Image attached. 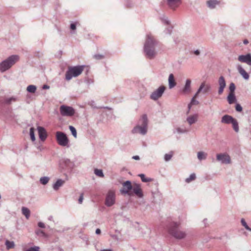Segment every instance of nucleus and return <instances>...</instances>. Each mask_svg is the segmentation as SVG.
Listing matches in <instances>:
<instances>
[{
  "mask_svg": "<svg viewBox=\"0 0 251 251\" xmlns=\"http://www.w3.org/2000/svg\"><path fill=\"white\" fill-rule=\"evenodd\" d=\"M156 44L157 41L153 37L151 34H148L144 44V50L146 56L150 59L153 58L156 55L155 46Z\"/></svg>",
  "mask_w": 251,
  "mask_h": 251,
  "instance_id": "1",
  "label": "nucleus"
},
{
  "mask_svg": "<svg viewBox=\"0 0 251 251\" xmlns=\"http://www.w3.org/2000/svg\"><path fill=\"white\" fill-rule=\"evenodd\" d=\"M20 57L18 55H12L0 63V72L4 73L9 70L17 62Z\"/></svg>",
  "mask_w": 251,
  "mask_h": 251,
  "instance_id": "2",
  "label": "nucleus"
},
{
  "mask_svg": "<svg viewBox=\"0 0 251 251\" xmlns=\"http://www.w3.org/2000/svg\"><path fill=\"white\" fill-rule=\"evenodd\" d=\"M169 233L175 238L179 240L184 238L186 235L185 232L180 230L179 225L176 222H173L171 224L169 228Z\"/></svg>",
  "mask_w": 251,
  "mask_h": 251,
  "instance_id": "3",
  "label": "nucleus"
},
{
  "mask_svg": "<svg viewBox=\"0 0 251 251\" xmlns=\"http://www.w3.org/2000/svg\"><path fill=\"white\" fill-rule=\"evenodd\" d=\"M85 66H76L69 67L66 72L65 79L67 80H71L73 77H77L80 75L84 70Z\"/></svg>",
  "mask_w": 251,
  "mask_h": 251,
  "instance_id": "4",
  "label": "nucleus"
},
{
  "mask_svg": "<svg viewBox=\"0 0 251 251\" xmlns=\"http://www.w3.org/2000/svg\"><path fill=\"white\" fill-rule=\"evenodd\" d=\"M75 167V164L70 159L62 158L59 162V169L61 172L64 173H71Z\"/></svg>",
  "mask_w": 251,
  "mask_h": 251,
  "instance_id": "5",
  "label": "nucleus"
},
{
  "mask_svg": "<svg viewBox=\"0 0 251 251\" xmlns=\"http://www.w3.org/2000/svg\"><path fill=\"white\" fill-rule=\"evenodd\" d=\"M56 140L60 146L69 147V140L65 133L62 131H57L56 132Z\"/></svg>",
  "mask_w": 251,
  "mask_h": 251,
  "instance_id": "6",
  "label": "nucleus"
},
{
  "mask_svg": "<svg viewBox=\"0 0 251 251\" xmlns=\"http://www.w3.org/2000/svg\"><path fill=\"white\" fill-rule=\"evenodd\" d=\"M60 112L63 116L72 117L75 114V110L71 106L62 105L60 107Z\"/></svg>",
  "mask_w": 251,
  "mask_h": 251,
  "instance_id": "7",
  "label": "nucleus"
},
{
  "mask_svg": "<svg viewBox=\"0 0 251 251\" xmlns=\"http://www.w3.org/2000/svg\"><path fill=\"white\" fill-rule=\"evenodd\" d=\"M116 195L114 190H110L106 195L105 204L107 207H110L115 203Z\"/></svg>",
  "mask_w": 251,
  "mask_h": 251,
  "instance_id": "8",
  "label": "nucleus"
},
{
  "mask_svg": "<svg viewBox=\"0 0 251 251\" xmlns=\"http://www.w3.org/2000/svg\"><path fill=\"white\" fill-rule=\"evenodd\" d=\"M216 159L221 164H229L231 163V158L226 152L217 154Z\"/></svg>",
  "mask_w": 251,
  "mask_h": 251,
  "instance_id": "9",
  "label": "nucleus"
},
{
  "mask_svg": "<svg viewBox=\"0 0 251 251\" xmlns=\"http://www.w3.org/2000/svg\"><path fill=\"white\" fill-rule=\"evenodd\" d=\"M166 90V87L164 85L160 86L158 89L154 91L150 95V99L157 100L158 99L162 97Z\"/></svg>",
  "mask_w": 251,
  "mask_h": 251,
  "instance_id": "10",
  "label": "nucleus"
},
{
  "mask_svg": "<svg viewBox=\"0 0 251 251\" xmlns=\"http://www.w3.org/2000/svg\"><path fill=\"white\" fill-rule=\"evenodd\" d=\"M123 188L121 190L122 194H128L132 196L131 190L133 188V185L129 180H126L123 183Z\"/></svg>",
  "mask_w": 251,
  "mask_h": 251,
  "instance_id": "11",
  "label": "nucleus"
},
{
  "mask_svg": "<svg viewBox=\"0 0 251 251\" xmlns=\"http://www.w3.org/2000/svg\"><path fill=\"white\" fill-rule=\"evenodd\" d=\"M132 196L133 194L136 195L139 198H142L143 197V193L141 188L140 184L134 183L133 185V188L131 190Z\"/></svg>",
  "mask_w": 251,
  "mask_h": 251,
  "instance_id": "12",
  "label": "nucleus"
},
{
  "mask_svg": "<svg viewBox=\"0 0 251 251\" xmlns=\"http://www.w3.org/2000/svg\"><path fill=\"white\" fill-rule=\"evenodd\" d=\"M148 128L137 125L132 130L133 134L139 133L142 135L146 134Z\"/></svg>",
  "mask_w": 251,
  "mask_h": 251,
  "instance_id": "13",
  "label": "nucleus"
},
{
  "mask_svg": "<svg viewBox=\"0 0 251 251\" xmlns=\"http://www.w3.org/2000/svg\"><path fill=\"white\" fill-rule=\"evenodd\" d=\"M181 2V0H167V5L173 10H175Z\"/></svg>",
  "mask_w": 251,
  "mask_h": 251,
  "instance_id": "14",
  "label": "nucleus"
},
{
  "mask_svg": "<svg viewBox=\"0 0 251 251\" xmlns=\"http://www.w3.org/2000/svg\"><path fill=\"white\" fill-rule=\"evenodd\" d=\"M238 60L251 66V54L248 53L246 55H241L238 57Z\"/></svg>",
  "mask_w": 251,
  "mask_h": 251,
  "instance_id": "15",
  "label": "nucleus"
},
{
  "mask_svg": "<svg viewBox=\"0 0 251 251\" xmlns=\"http://www.w3.org/2000/svg\"><path fill=\"white\" fill-rule=\"evenodd\" d=\"M37 130L40 139L44 141L47 137V133L45 128L43 126H38Z\"/></svg>",
  "mask_w": 251,
  "mask_h": 251,
  "instance_id": "16",
  "label": "nucleus"
},
{
  "mask_svg": "<svg viewBox=\"0 0 251 251\" xmlns=\"http://www.w3.org/2000/svg\"><path fill=\"white\" fill-rule=\"evenodd\" d=\"M218 84L219 85L218 94L221 95L224 91V90L226 86V82L225 79L223 76H221L218 80Z\"/></svg>",
  "mask_w": 251,
  "mask_h": 251,
  "instance_id": "17",
  "label": "nucleus"
},
{
  "mask_svg": "<svg viewBox=\"0 0 251 251\" xmlns=\"http://www.w3.org/2000/svg\"><path fill=\"white\" fill-rule=\"evenodd\" d=\"M137 125L148 128V119L146 114H144L142 116L141 118L139 120Z\"/></svg>",
  "mask_w": 251,
  "mask_h": 251,
  "instance_id": "18",
  "label": "nucleus"
},
{
  "mask_svg": "<svg viewBox=\"0 0 251 251\" xmlns=\"http://www.w3.org/2000/svg\"><path fill=\"white\" fill-rule=\"evenodd\" d=\"M191 80L190 79H186L185 84L182 88L181 92L183 94H187L191 92Z\"/></svg>",
  "mask_w": 251,
  "mask_h": 251,
  "instance_id": "19",
  "label": "nucleus"
},
{
  "mask_svg": "<svg viewBox=\"0 0 251 251\" xmlns=\"http://www.w3.org/2000/svg\"><path fill=\"white\" fill-rule=\"evenodd\" d=\"M234 120V118L232 116L228 115H225L222 118L221 123L229 124H231Z\"/></svg>",
  "mask_w": 251,
  "mask_h": 251,
  "instance_id": "20",
  "label": "nucleus"
},
{
  "mask_svg": "<svg viewBox=\"0 0 251 251\" xmlns=\"http://www.w3.org/2000/svg\"><path fill=\"white\" fill-rule=\"evenodd\" d=\"M198 115L197 114H194L188 116L186 119V121L189 125H192L198 121Z\"/></svg>",
  "mask_w": 251,
  "mask_h": 251,
  "instance_id": "21",
  "label": "nucleus"
},
{
  "mask_svg": "<svg viewBox=\"0 0 251 251\" xmlns=\"http://www.w3.org/2000/svg\"><path fill=\"white\" fill-rule=\"evenodd\" d=\"M169 87L170 89L174 88L176 85L175 79L173 74H170L168 78Z\"/></svg>",
  "mask_w": 251,
  "mask_h": 251,
  "instance_id": "22",
  "label": "nucleus"
},
{
  "mask_svg": "<svg viewBox=\"0 0 251 251\" xmlns=\"http://www.w3.org/2000/svg\"><path fill=\"white\" fill-rule=\"evenodd\" d=\"M237 69L240 74L245 79L248 80L249 78V75L241 66H238Z\"/></svg>",
  "mask_w": 251,
  "mask_h": 251,
  "instance_id": "23",
  "label": "nucleus"
},
{
  "mask_svg": "<svg viewBox=\"0 0 251 251\" xmlns=\"http://www.w3.org/2000/svg\"><path fill=\"white\" fill-rule=\"evenodd\" d=\"M65 183V181L61 179H58L55 183L53 184V189L56 191L59 189V188L61 187L64 183Z\"/></svg>",
  "mask_w": 251,
  "mask_h": 251,
  "instance_id": "24",
  "label": "nucleus"
},
{
  "mask_svg": "<svg viewBox=\"0 0 251 251\" xmlns=\"http://www.w3.org/2000/svg\"><path fill=\"white\" fill-rule=\"evenodd\" d=\"M227 100L229 104H231L236 101V98L235 93H229L227 97Z\"/></svg>",
  "mask_w": 251,
  "mask_h": 251,
  "instance_id": "25",
  "label": "nucleus"
},
{
  "mask_svg": "<svg viewBox=\"0 0 251 251\" xmlns=\"http://www.w3.org/2000/svg\"><path fill=\"white\" fill-rule=\"evenodd\" d=\"M219 2L217 0H209L207 1V4L209 8L213 9L216 6L219 4Z\"/></svg>",
  "mask_w": 251,
  "mask_h": 251,
  "instance_id": "26",
  "label": "nucleus"
},
{
  "mask_svg": "<svg viewBox=\"0 0 251 251\" xmlns=\"http://www.w3.org/2000/svg\"><path fill=\"white\" fill-rule=\"evenodd\" d=\"M18 100V98L16 97H12L10 98H5L4 102L6 104H10L12 102H15Z\"/></svg>",
  "mask_w": 251,
  "mask_h": 251,
  "instance_id": "27",
  "label": "nucleus"
},
{
  "mask_svg": "<svg viewBox=\"0 0 251 251\" xmlns=\"http://www.w3.org/2000/svg\"><path fill=\"white\" fill-rule=\"evenodd\" d=\"M22 214L25 216L26 219H28L30 216V211L28 208L25 207H23L22 208Z\"/></svg>",
  "mask_w": 251,
  "mask_h": 251,
  "instance_id": "28",
  "label": "nucleus"
},
{
  "mask_svg": "<svg viewBox=\"0 0 251 251\" xmlns=\"http://www.w3.org/2000/svg\"><path fill=\"white\" fill-rule=\"evenodd\" d=\"M197 156L198 159L200 161L205 160L207 157V153L203 151H199L197 153Z\"/></svg>",
  "mask_w": 251,
  "mask_h": 251,
  "instance_id": "29",
  "label": "nucleus"
},
{
  "mask_svg": "<svg viewBox=\"0 0 251 251\" xmlns=\"http://www.w3.org/2000/svg\"><path fill=\"white\" fill-rule=\"evenodd\" d=\"M201 85H203V89L201 91L203 93H207L210 91L211 88L210 85L205 84L204 82L201 83Z\"/></svg>",
  "mask_w": 251,
  "mask_h": 251,
  "instance_id": "30",
  "label": "nucleus"
},
{
  "mask_svg": "<svg viewBox=\"0 0 251 251\" xmlns=\"http://www.w3.org/2000/svg\"><path fill=\"white\" fill-rule=\"evenodd\" d=\"M37 89V87L34 85H29L27 87L26 90L28 93H34Z\"/></svg>",
  "mask_w": 251,
  "mask_h": 251,
  "instance_id": "31",
  "label": "nucleus"
},
{
  "mask_svg": "<svg viewBox=\"0 0 251 251\" xmlns=\"http://www.w3.org/2000/svg\"><path fill=\"white\" fill-rule=\"evenodd\" d=\"M138 176L141 178L142 181L144 182H149L152 180V179L149 177H146L145 175L143 174L138 175Z\"/></svg>",
  "mask_w": 251,
  "mask_h": 251,
  "instance_id": "32",
  "label": "nucleus"
},
{
  "mask_svg": "<svg viewBox=\"0 0 251 251\" xmlns=\"http://www.w3.org/2000/svg\"><path fill=\"white\" fill-rule=\"evenodd\" d=\"M231 124L232 125V127L235 131L238 132L239 131V126L237 121L234 119Z\"/></svg>",
  "mask_w": 251,
  "mask_h": 251,
  "instance_id": "33",
  "label": "nucleus"
},
{
  "mask_svg": "<svg viewBox=\"0 0 251 251\" xmlns=\"http://www.w3.org/2000/svg\"><path fill=\"white\" fill-rule=\"evenodd\" d=\"M174 152L171 151L169 153H166L164 155V160L166 162L169 161L173 157Z\"/></svg>",
  "mask_w": 251,
  "mask_h": 251,
  "instance_id": "34",
  "label": "nucleus"
},
{
  "mask_svg": "<svg viewBox=\"0 0 251 251\" xmlns=\"http://www.w3.org/2000/svg\"><path fill=\"white\" fill-rule=\"evenodd\" d=\"M50 178L48 176H43L40 178V183L42 185L47 184L49 181Z\"/></svg>",
  "mask_w": 251,
  "mask_h": 251,
  "instance_id": "35",
  "label": "nucleus"
},
{
  "mask_svg": "<svg viewBox=\"0 0 251 251\" xmlns=\"http://www.w3.org/2000/svg\"><path fill=\"white\" fill-rule=\"evenodd\" d=\"M196 178V175L194 173H193V174H191L190 175V176H189V177L188 178H186L185 179V182L186 183H190V182H191L192 181H193Z\"/></svg>",
  "mask_w": 251,
  "mask_h": 251,
  "instance_id": "36",
  "label": "nucleus"
},
{
  "mask_svg": "<svg viewBox=\"0 0 251 251\" xmlns=\"http://www.w3.org/2000/svg\"><path fill=\"white\" fill-rule=\"evenodd\" d=\"M5 245L6 246L7 249L9 250L14 247L15 244L14 242L9 241L8 240H6L5 242Z\"/></svg>",
  "mask_w": 251,
  "mask_h": 251,
  "instance_id": "37",
  "label": "nucleus"
},
{
  "mask_svg": "<svg viewBox=\"0 0 251 251\" xmlns=\"http://www.w3.org/2000/svg\"><path fill=\"white\" fill-rule=\"evenodd\" d=\"M69 129L70 130L71 133H72V134L73 135V136L75 137V138H76L77 137V132H76V129L75 128V127H74L73 126H69Z\"/></svg>",
  "mask_w": 251,
  "mask_h": 251,
  "instance_id": "38",
  "label": "nucleus"
},
{
  "mask_svg": "<svg viewBox=\"0 0 251 251\" xmlns=\"http://www.w3.org/2000/svg\"><path fill=\"white\" fill-rule=\"evenodd\" d=\"M95 174L100 177H103L104 175L102 170L96 169L94 170Z\"/></svg>",
  "mask_w": 251,
  "mask_h": 251,
  "instance_id": "39",
  "label": "nucleus"
},
{
  "mask_svg": "<svg viewBox=\"0 0 251 251\" xmlns=\"http://www.w3.org/2000/svg\"><path fill=\"white\" fill-rule=\"evenodd\" d=\"M29 134L31 140L34 141L35 140V136L34 134V127H31L29 130Z\"/></svg>",
  "mask_w": 251,
  "mask_h": 251,
  "instance_id": "40",
  "label": "nucleus"
},
{
  "mask_svg": "<svg viewBox=\"0 0 251 251\" xmlns=\"http://www.w3.org/2000/svg\"><path fill=\"white\" fill-rule=\"evenodd\" d=\"M160 19L161 20L162 22L165 25H170V21L168 20V18L165 16H163L160 17Z\"/></svg>",
  "mask_w": 251,
  "mask_h": 251,
  "instance_id": "41",
  "label": "nucleus"
},
{
  "mask_svg": "<svg viewBox=\"0 0 251 251\" xmlns=\"http://www.w3.org/2000/svg\"><path fill=\"white\" fill-rule=\"evenodd\" d=\"M241 223L242 225L248 230L251 231V228L248 225H247L246 222L245 221V219H242L241 220Z\"/></svg>",
  "mask_w": 251,
  "mask_h": 251,
  "instance_id": "42",
  "label": "nucleus"
},
{
  "mask_svg": "<svg viewBox=\"0 0 251 251\" xmlns=\"http://www.w3.org/2000/svg\"><path fill=\"white\" fill-rule=\"evenodd\" d=\"M235 88L236 87L234 83L233 82L230 83L229 86V93H234Z\"/></svg>",
  "mask_w": 251,
  "mask_h": 251,
  "instance_id": "43",
  "label": "nucleus"
},
{
  "mask_svg": "<svg viewBox=\"0 0 251 251\" xmlns=\"http://www.w3.org/2000/svg\"><path fill=\"white\" fill-rule=\"evenodd\" d=\"M76 23H72L70 25V28L72 30L71 33H75V30L76 29Z\"/></svg>",
  "mask_w": 251,
  "mask_h": 251,
  "instance_id": "44",
  "label": "nucleus"
},
{
  "mask_svg": "<svg viewBox=\"0 0 251 251\" xmlns=\"http://www.w3.org/2000/svg\"><path fill=\"white\" fill-rule=\"evenodd\" d=\"M93 58L96 60H101L104 58V56L100 54H96L93 55Z\"/></svg>",
  "mask_w": 251,
  "mask_h": 251,
  "instance_id": "45",
  "label": "nucleus"
},
{
  "mask_svg": "<svg viewBox=\"0 0 251 251\" xmlns=\"http://www.w3.org/2000/svg\"><path fill=\"white\" fill-rule=\"evenodd\" d=\"M40 248L38 246H34L25 250L24 251H40Z\"/></svg>",
  "mask_w": 251,
  "mask_h": 251,
  "instance_id": "46",
  "label": "nucleus"
},
{
  "mask_svg": "<svg viewBox=\"0 0 251 251\" xmlns=\"http://www.w3.org/2000/svg\"><path fill=\"white\" fill-rule=\"evenodd\" d=\"M235 109L238 112H241L243 110L242 107L239 103H236L235 105Z\"/></svg>",
  "mask_w": 251,
  "mask_h": 251,
  "instance_id": "47",
  "label": "nucleus"
},
{
  "mask_svg": "<svg viewBox=\"0 0 251 251\" xmlns=\"http://www.w3.org/2000/svg\"><path fill=\"white\" fill-rule=\"evenodd\" d=\"M172 26H168L167 27L165 30H164V32L166 34H169L170 35L172 31Z\"/></svg>",
  "mask_w": 251,
  "mask_h": 251,
  "instance_id": "48",
  "label": "nucleus"
},
{
  "mask_svg": "<svg viewBox=\"0 0 251 251\" xmlns=\"http://www.w3.org/2000/svg\"><path fill=\"white\" fill-rule=\"evenodd\" d=\"M36 234L39 236H41L43 237H46V234L45 233V232L42 230H38L36 231Z\"/></svg>",
  "mask_w": 251,
  "mask_h": 251,
  "instance_id": "49",
  "label": "nucleus"
},
{
  "mask_svg": "<svg viewBox=\"0 0 251 251\" xmlns=\"http://www.w3.org/2000/svg\"><path fill=\"white\" fill-rule=\"evenodd\" d=\"M176 131L178 133H184L187 132V130L185 129L181 128L180 127H178L176 129Z\"/></svg>",
  "mask_w": 251,
  "mask_h": 251,
  "instance_id": "50",
  "label": "nucleus"
},
{
  "mask_svg": "<svg viewBox=\"0 0 251 251\" xmlns=\"http://www.w3.org/2000/svg\"><path fill=\"white\" fill-rule=\"evenodd\" d=\"M203 89V85H201L199 88L198 89L197 92H196V93L195 94L194 97L193 98H196L197 97V96L198 95V94L201 92L202 90Z\"/></svg>",
  "mask_w": 251,
  "mask_h": 251,
  "instance_id": "51",
  "label": "nucleus"
},
{
  "mask_svg": "<svg viewBox=\"0 0 251 251\" xmlns=\"http://www.w3.org/2000/svg\"><path fill=\"white\" fill-rule=\"evenodd\" d=\"M83 201V193H81L78 200V202L79 204H81Z\"/></svg>",
  "mask_w": 251,
  "mask_h": 251,
  "instance_id": "52",
  "label": "nucleus"
},
{
  "mask_svg": "<svg viewBox=\"0 0 251 251\" xmlns=\"http://www.w3.org/2000/svg\"><path fill=\"white\" fill-rule=\"evenodd\" d=\"M85 82L88 85H90L93 83V79L89 78H87L84 80Z\"/></svg>",
  "mask_w": 251,
  "mask_h": 251,
  "instance_id": "53",
  "label": "nucleus"
},
{
  "mask_svg": "<svg viewBox=\"0 0 251 251\" xmlns=\"http://www.w3.org/2000/svg\"><path fill=\"white\" fill-rule=\"evenodd\" d=\"M199 103V102L196 100L195 98H193L191 100L190 104H198Z\"/></svg>",
  "mask_w": 251,
  "mask_h": 251,
  "instance_id": "54",
  "label": "nucleus"
},
{
  "mask_svg": "<svg viewBox=\"0 0 251 251\" xmlns=\"http://www.w3.org/2000/svg\"><path fill=\"white\" fill-rule=\"evenodd\" d=\"M38 226H39V227H40V228H45V224H44L43 223L41 222H39V223H38Z\"/></svg>",
  "mask_w": 251,
  "mask_h": 251,
  "instance_id": "55",
  "label": "nucleus"
},
{
  "mask_svg": "<svg viewBox=\"0 0 251 251\" xmlns=\"http://www.w3.org/2000/svg\"><path fill=\"white\" fill-rule=\"evenodd\" d=\"M132 158L134 160H138L140 159V157L138 155H135L133 156Z\"/></svg>",
  "mask_w": 251,
  "mask_h": 251,
  "instance_id": "56",
  "label": "nucleus"
},
{
  "mask_svg": "<svg viewBox=\"0 0 251 251\" xmlns=\"http://www.w3.org/2000/svg\"><path fill=\"white\" fill-rule=\"evenodd\" d=\"M194 54H196V55H199L200 54V50H195L194 51Z\"/></svg>",
  "mask_w": 251,
  "mask_h": 251,
  "instance_id": "57",
  "label": "nucleus"
},
{
  "mask_svg": "<svg viewBox=\"0 0 251 251\" xmlns=\"http://www.w3.org/2000/svg\"><path fill=\"white\" fill-rule=\"evenodd\" d=\"M42 88L43 89H48L50 88V86H48V85H44L42 87Z\"/></svg>",
  "mask_w": 251,
  "mask_h": 251,
  "instance_id": "58",
  "label": "nucleus"
},
{
  "mask_svg": "<svg viewBox=\"0 0 251 251\" xmlns=\"http://www.w3.org/2000/svg\"><path fill=\"white\" fill-rule=\"evenodd\" d=\"M100 233H101V230H100V229H99V228H97V229L96 230V233L97 234H100Z\"/></svg>",
  "mask_w": 251,
  "mask_h": 251,
  "instance_id": "59",
  "label": "nucleus"
},
{
  "mask_svg": "<svg viewBox=\"0 0 251 251\" xmlns=\"http://www.w3.org/2000/svg\"><path fill=\"white\" fill-rule=\"evenodd\" d=\"M243 43H244V44H248V43H249V41H248V40L245 39V40H244L243 41Z\"/></svg>",
  "mask_w": 251,
  "mask_h": 251,
  "instance_id": "60",
  "label": "nucleus"
},
{
  "mask_svg": "<svg viewBox=\"0 0 251 251\" xmlns=\"http://www.w3.org/2000/svg\"><path fill=\"white\" fill-rule=\"evenodd\" d=\"M100 251H112L110 249H103L101 250Z\"/></svg>",
  "mask_w": 251,
  "mask_h": 251,
  "instance_id": "61",
  "label": "nucleus"
},
{
  "mask_svg": "<svg viewBox=\"0 0 251 251\" xmlns=\"http://www.w3.org/2000/svg\"><path fill=\"white\" fill-rule=\"evenodd\" d=\"M48 219L50 221H52L53 220V217L52 216H50L49 218H48Z\"/></svg>",
  "mask_w": 251,
  "mask_h": 251,
  "instance_id": "62",
  "label": "nucleus"
},
{
  "mask_svg": "<svg viewBox=\"0 0 251 251\" xmlns=\"http://www.w3.org/2000/svg\"><path fill=\"white\" fill-rule=\"evenodd\" d=\"M191 104H190V103L188 104V108H189V110H190V108H191Z\"/></svg>",
  "mask_w": 251,
  "mask_h": 251,
  "instance_id": "63",
  "label": "nucleus"
},
{
  "mask_svg": "<svg viewBox=\"0 0 251 251\" xmlns=\"http://www.w3.org/2000/svg\"><path fill=\"white\" fill-rule=\"evenodd\" d=\"M103 108H106V109H110L109 107H107V106H106V107H104Z\"/></svg>",
  "mask_w": 251,
  "mask_h": 251,
  "instance_id": "64",
  "label": "nucleus"
}]
</instances>
